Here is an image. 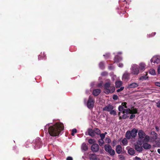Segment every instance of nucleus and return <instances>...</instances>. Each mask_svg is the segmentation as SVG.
<instances>
[{"label": "nucleus", "mask_w": 160, "mask_h": 160, "mask_svg": "<svg viewBox=\"0 0 160 160\" xmlns=\"http://www.w3.org/2000/svg\"><path fill=\"white\" fill-rule=\"evenodd\" d=\"M63 124L61 122H57L53 125L51 123L47 124L45 127V130L52 136H58L64 129Z\"/></svg>", "instance_id": "obj_1"}, {"label": "nucleus", "mask_w": 160, "mask_h": 160, "mask_svg": "<svg viewBox=\"0 0 160 160\" xmlns=\"http://www.w3.org/2000/svg\"><path fill=\"white\" fill-rule=\"evenodd\" d=\"M127 103L126 102H123L122 103L121 105L118 108L119 111L122 112L123 113L126 114L131 113L135 114L137 113V109L133 107L131 108H128L127 109H124V108H127Z\"/></svg>", "instance_id": "obj_2"}, {"label": "nucleus", "mask_w": 160, "mask_h": 160, "mask_svg": "<svg viewBox=\"0 0 160 160\" xmlns=\"http://www.w3.org/2000/svg\"><path fill=\"white\" fill-rule=\"evenodd\" d=\"M115 90V87L113 85L111 84L110 82L106 83L104 84V92L106 94L112 93Z\"/></svg>", "instance_id": "obj_3"}, {"label": "nucleus", "mask_w": 160, "mask_h": 160, "mask_svg": "<svg viewBox=\"0 0 160 160\" xmlns=\"http://www.w3.org/2000/svg\"><path fill=\"white\" fill-rule=\"evenodd\" d=\"M138 130L135 128H134L130 131H128L126 133V137L128 139H130L131 138H134L137 136Z\"/></svg>", "instance_id": "obj_4"}, {"label": "nucleus", "mask_w": 160, "mask_h": 160, "mask_svg": "<svg viewBox=\"0 0 160 160\" xmlns=\"http://www.w3.org/2000/svg\"><path fill=\"white\" fill-rule=\"evenodd\" d=\"M152 135L154 136L153 137H151L150 139L152 141L154 142L155 145H154L155 147H159L160 146V139L157 138V134L153 132L151 133Z\"/></svg>", "instance_id": "obj_5"}, {"label": "nucleus", "mask_w": 160, "mask_h": 160, "mask_svg": "<svg viewBox=\"0 0 160 160\" xmlns=\"http://www.w3.org/2000/svg\"><path fill=\"white\" fill-rule=\"evenodd\" d=\"M94 99L92 97L90 96H89L87 103V106L88 108L89 109H92L94 106Z\"/></svg>", "instance_id": "obj_6"}, {"label": "nucleus", "mask_w": 160, "mask_h": 160, "mask_svg": "<svg viewBox=\"0 0 160 160\" xmlns=\"http://www.w3.org/2000/svg\"><path fill=\"white\" fill-rule=\"evenodd\" d=\"M131 73L134 75H138L139 73L138 66L136 64H132L130 68Z\"/></svg>", "instance_id": "obj_7"}, {"label": "nucleus", "mask_w": 160, "mask_h": 160, "mask_svg": "<svg viewBox=\"0 0 160 160\" xmlns=\"http://www.w3.org/2000/svg\"><path fill=\"white\" fill-rule=\"evenodd\" d=\"M105 150L108 152L110 155L113 156L115 154V152L112 149L111 146L109 144H106L104 145Z\"/></svg>", "instance_id": "obj_8"}, {"label": "nucleus", "mask_w": 160, "mask_h": 160, "mask_svg": "<svg viewBox=\"0 0 160 160\" xmlns=\"http://www.w3.org/2000/svg\"><path fill=\"white\" fill-rule=\"evenodd\" d=\"M160 62V56H154L151 59V62L152 65H154L155 63L158 64Z\"/></svg>", "instance_id": "obj_9"}, {"label": "nucleus", "mask_w": 160, "mask_h": 160, "mask_svg": "<svg viewBox=\"0 0 160 160\" xmlns=\"http://www.w3.org/2000/svg\"><path fill=\"white\" fill-rule=\"evenodd\" d=\"M34 144L35 149H38L40 148L42 145L40 139L39 138H37L34 141Z\"/></svg>", "instance_id": "obj_10"}, {"label": "nucleus", "mask_w": 160, "mask_h": 160, "mask_svg": "<svg viewBox=\"0 0 160 160\" xmlns=\"http://www.w3.org/2000/svg\"><path fill=\"white\" fill-rule=\"evenodd\" d=\"M99 147L98 144L96 143L93 144L91 147V151L94 152H98L99 150Z\"/></svg>", "instance_id": "obj_11"}, {"label": "nucleus", "mask_w": 160, "mask_h": 160, "mask_svg": "<svg viewBox=\"0 0 160 160\" xmlns=\"http://www.w3.org/2000/svg\"><path fill=\"white\" fill-rule=\"evenodd\" d=\"M130 74V73L128 72L127 71H126L122 76V80L125 81H128L129 78Z\"/></svg>", "instance_id": "obj_12"}, {"label": "nucleus", "mask_w": 160, "mask_h": 160, "mask_svg": "<svg viewBox=\"0 0 160 160\" xmlns=\"http://www.w3.org/2000/svg\"><path fill=\"white\" fill-rule=\"evenodd\" d=\"M113 106L109 104L105 106L103 109V111L107 112H110L113 109Z\"/></svg>", "instance_id": "obj_13"}, {"label": "nucleus", "mask_w": 160, "mask_h": 160, "mask_svg": "<svg viewBox=\"0 0 160 160\" xmlns=\"http://www.w3.org/2000/svg\"><path fill=\"white\" fill-rule=\"evenodd\" d=\"M139 141L138 140V142H137V144L135 145V148L136 151L140 152L142 150V146H140L138 145V144H139L140 145L142 144H140L139 143Z\"/></svg>", "instance_id": "obj_14"}, {"label": "nucleus", "mask_w": 160, "mask_h": 160, "mask_svg": "<svg viewBox=\"0 0 160 160\" xmlns=\"http://www.w3.org/2000/svg\"><path fill=\"white\" fill-rule=\"evenodd\" d=\"M138 83L136 82H133L128 84L127 86V88H134L138 87Z\"/></svg>", "instance_id": "obj_15"}, {"label": "nucleus", "mask_w": 160, "mask_h": 160, "mask_svg": "<svg viewBox=\"0 0 160 160\" xmlns=\"http://www.w3.org/2000/svg\"><path fill=\"white\" fill-rule=\"evenodd\" d=\"M89 158L91 160H100L99 158L97 157V155L95 153L90 154Z\"/></svg>", "instance_id": "obj_16"}, {"label": "nucleus", "mask_w": 160, "mask_h": 160, "mask_svg": "<svg viewBox=\"0 0 160 160\" xmlns=\"http://www.w3.org/2000/svg\"><path fill=\"white\" fill-rule=\"evenodd\" d=\"M138 135L140 138L142 139L144 138L146 134L143 130H139L138 132Z\"/></svg>", "instance_id": "obj_17"}, {"label": "nucleus", "mask_w": 160, "mask_h": 160, "mask_svg": "<svg viewBox=\"0 0 160 160\" xmlns=\"http://www.w3.org/2000/svg\"><path fill=\"white\" fill-rule=\"evenodd\" d=\"M143 147L145 149H148L151 148V146L148 142H144L143 145Z\"/></svg>", "instance_id": "obj_18"}, {"label": "nucleus", "mask_w": 160, "mask_h": 160, "mask_svg": "<svg viewBox=\"0 0 160 160\" xmlns=\"http://www.w3.org/2000/svg\"><path fill=\"white\" fill-rule=\"evenodd\" d=\"M101 92V90L96 89L94 90L92 92L93 94L95 96L98 95Z\"/></svg>", "instance_id": "obj_19"}, {"label": "nucleus", "mask_w": 160, "mask_h": 160, "mask_svg": "<svg viewBox=\"0 0 160 160\" xmlns=\"http://www.w3.org/2000/svg\"><path fill=\"white\" fill-rule=\"evenodd\" d=\"M88 147L87 145L86 144L83 143L82 144L81 146L82 150L84 151H86L88 150Z\"/></svg>", "instance_id": "obj_20"}, {"label": "nucleus", "mask_w": 160, "mask_h": 160, "mask_svg": "<svg viewBox=\"0 0 160 160\" xmlns=\"http://www.w3.org/2000/svg\"><path fill=\"white\" fill-rule=\"evenodd\" d=\"M116 152L118 153H120L122 152V148L121 145H118L116 147Z\"/></svg>", "instance_id": "obj_21"}, {"label": "nucleus", "mask_w": 160, "mask_h": 160, "mask_svg": "<svg viewBox=\"0 0 160 160\" xmlns=\"http://www.w3.org/2000/svg\"><path fill=\"white\" fill-rule=\"evenodd\" d=\"M128 152L130 155H133L134 154L135 152L134 149L132 148H130L128 150Z\"/></svg>", "instance_id": "obj_22"}, {"label": "nucleus", "mask_w": 160, "mask_h": 160, "mask_svg": "<svg viewBox=\"0 0 160 160\" xmlns=\"http://www.w3.org/2000/svg\"><path fill=\"white\" fill-rule=\"evenodd\" d=\"M122 60V58L118 55H116L114 58V60L115 62H119Z\"/></svg>", "instance_id": "obj_23"}, {"label": "nucleus", "mask_w": 160, "mask_h": 160, "mask_svg": "<svg viewBox=\"0 0 160 160\" xmlns=\"http://www.w3.org/2000/svg\"><path fill=\"white\" fill-rule=\"evenodd\" d=\"M115 84L116 88H119L122 85V82L121 81H117L116 82Z\"/></svg>", "instance_id": "obj_24"}, {"label": "nucleus", "mask_w": 160, "mask_h": 160, "mask_svg": "<svg viewBox=\"0 0 160 160\" xmlns=\"http://www.w3.org/2000/svg\"><path fill=\"white\" fill-rule=\"evenodd\" d=\"M150 139L149 136L148 135H145L143 140V142H148Z\"/></svg>", "instance_id": "obj_25"}, {"label": "nucleus", "mask_w": 160, "mask_h": 160, "mask_svg": "<svg viewBox=\"0 0 160 160\" xmlns=\"http://www.w3.org/2000/svg\"><path fill=\"white\" fill-rule=\"evenodd\" d=\"M88 135L91 136H94L95 135V132L94 130L90 129L88 131Z\"/></svg>", "instance_id": "obj_26"}, {"label": "nucleus", "mask_w": 160, "mask_h": 160, "mask_svg": "<svg viewBox=\"0 0 160 160\" xmlns=\"http://www.w3.org/2000/svg\"><path fill=\"white\" fill-rule=\"evenodd\" d=\"M140 68V69L142 70H145V65L144 63L142 62L140 63L139 64Z\"/></svg>", "instance_id": "obj_27"}, {"label": "nucleus", "mask_w": 160, "mask_h": 160, "mask_svg": "<svg viewBox=\"0 0 160 160\" xmlns=\"http://www.w3.org/2000/svg\"><path fill=\"white\" fill-rule=\"evenodd\" d=\"M127 139V138H124L122 140V142L124 145H126L128 144V142Z\"/></svg>", "instance_id": "obj_28"}, {"label": "nucleus", "mask_w": 160, "mask_h": 160, "mask_svg": "<svg viewBox=\"0 0 160 160\" xmlns=\"http://www.w3.org/2000/svg\"><path fill=\"white\" fill-rule=\"evenodd\" d=\"M99 67L101 69H103L104 68V64L103 62H100L99 64Z\"/></svg>", "instance_id": "obj_29"}, {"label": "nucleus", "mask_w": 160, "mask_h": 160, "mask_svg": "<svg viewBox=\"0 0 160 160\" xmlns=\"http://www.w3.org/2000/svg\"><path fill=\"white\" fill-rule=\"evenodd\" d=\"M94 131L95 133H96L98 135H99L101 133L100 130L97 128L94 129Z\"/></svg>", "instance_id": "obj_30"}, {"label": "nucleus", "mask_w": 160, "mask_h": 160, "mask_svg": "<svg viewBox=\"0 0 160 160\" xmlns=\"http://www.w3.org/2000/svg\"><path fill=\"white\" fill-rule=\"evenodd\" d=\"M98 142L99 145L100 146H102L104 143V141L103 139H99L98 140Z\"/></svg>", "instance_id": "obj_31"}, {"label": "nucleus", "mask_w": 160, "mask_h": 160, "mask_svg": "<svg viewBox=\"0 0 160 160\" xmlns=\"http://www.w3.org/2000/svg\"><path fill=\"white\" fill-rule=\"evenodd\" d=\"M149 73L152 75H155V71L154 69H151L149 71Z\"/></svg>", "instance_id": "obj_32"}, {"label": "nucleus", "mask_w": 160, "mask_h": 160, "mask_svg": "<svg viewBox=\"0 0 160 160\" xmlns=\"http://www.w3.org/2000/svg\"><path fill=\"white\" fill-rule=\"evenodd\" d=\"M148 78V77L147 76V75L145 76H143L139 78V80H146Z\"/></svg>", "instance_id": "obj_33"}, {"label": "nucleus", "mask_w": 160, "mask_h": 160, "mask_svg": "<svg viewBox=\"0 0 160 160\" xmlns=\"http://www.w3.org/2000/svg\"><path fill=\"white\" fill-rule=\"evenodd\" d=\"M95 141L93 139H90L88 140V142L90 144H95Z\"/></svg>", "instance_id": "obj_34"}, {"label": "nucleus", "mask_w": 160, "mask_h": 160, "mask_svg": "<svg viewBox=\"0 0 160 160\" xmlns=\"http://www.w3.org/2000/svg\"><path fill=\"white\" fill-rule=\"evenodd\" d=\"M110 114L115 115H116V111L114 110H111L110 111Z\"/></svg>", "instance_id": "obj_35"}, {"label": "nucleus", "mask_w": 160, "mask_h": 160, "mask_svg": "<svg viewBox=\"0 0 160 160\" xmlns=\"http://www.w3.org/2000/svg\"><path fill=\"white\" fill-rule=\"evenodd\" d=\"M77 132V130L76 129H73L72 130L71 134L72 136H73L75 133H76Z\"/></svg>", "instance_id": "obj_36"}, {"label": "nucleus", "mask_w": 160, "mask_h": 160, "mask_svg": "<svg viewBox=\"0 0 160 160\" xmlns=\"http://www.w3.org/2000/svg\"><path fill=\"white\" fill-rule=\"evenodd\" d=\"M123 114L122 115V117L120 116L119 117V119H120L122 118H123V119H125L127 117V114H125V113H123Z\"/></svg>", "instance_id": "obj_37"}, {"label": "nucleus", "mask_w": 160, "mask_h": 160, "mask_svg": "<svg viewBox=\"0 0 160 160\" xmlns=\"http://www.w3.org/2000/svg\"><path fill=\"white\" fill-rule=\"evenodd\" d=\"M100 135V137L101 138V139H103L104 138H105V134H103V133H102V134H99Z\"/></svg>", "instance_id": "obj_38"}, {"label": "nucleus", "mask_w": 160, "mask_h": 160, "mask_svg": "<svg viewBox=\"0 0 160 160\" xmlns=\"http://www.w3.org/2000/svg\"><path fill=\"white\" fill-rule=\"evenodd\" d=\"M156 103L157 106L158 108H160V100L156 102Z\"/></svg>", "instance_id": "obj_39"}, {"label": "nucleus", "mask_w": 160, "mask_h": 160, "mask_svg": "<svg viewBox=\"0 0 160 160\" xmlns=\"http://www.w3.org/2000/svg\"><path fill=\"white\" fill-rule=\"evenodd\" d=\"M119 159L121 160H124L125 159V157L122 155H120L119 156Z\"/></svg>", "instance_id": "obj_40"}, {"label": "nucleus", "mask_w": 160, "mask_h": 160, "mask_svg": "<svg viewBox=\"0 0 160 160\" xmlns=\"http://www.w3.org/2000/svg\"><path fill=\"white\" fill-rule=\"evenodd\" d=\"M106 142L107 143H109L111 142V140L109 138H106Z\"/></svg>", "instance_id": "obj_41"}, {"label": "nucleus", "mask_w": 160, "mask_h": 160, "mask_svg": "<svg viewBox=\"0 0 160 160\" xmlns=\"http://www.w3.org/2000/svg\"><path fill=\"white\" fill-rule=\"evenodd\" d=\"M110 55L109 53H107L105 55H103V56L106 59H108Z\"/></svg>", "instance_id": "obj_42"}, {"label": "nucleus", "mask_w": 160, "mask_h": 160, "mask_svg": "<svg viewBox=\"0 0 160 160\" xmlns=\"http://www.w3.org/2000/svg\"><path fill=\"white\" fill-rule=\"evenodd\" d=\"M112 98L114 100H117L118 99V97L117 95H114Z\"/></svg>", "instance_id": "obj_43"}, {"label": "nucleus", "mask_w": 160, "mask_h": 160, "mask_svg": "<svg viewBox=\"0 0 160 160\" xmlns=\"http://www.w3.org/2000/svg\"><path fill=\"white\" fill-rule=\"evenodd\" d=\"M108 75V73L107 72H102L101 74V75L102 76H105Z\"/></svg>", "instance_id": "obj_44"}, {"label": "nucleus", "mask_w": 160, "mask_h": 160, "mask_svg": "<svg viewBox=\"0 0 160 160\" xmlns=\"http://www.w3.org/2000/svg\"><path fill=\"white\" fill-rule=\"evenodd\" d=\"M124 87H121V88L120 89H118L117 91L118 92H119L121 91H122L124 89Z\"/></svg>", "instance_id": "obj_45"}, {"label": "nucleus", "mask_w": 160, "mask_h": 160, "mask_svg": "<svg viewBox=\"0 0 160 160\" xmlns=\"http://www.w3.org/2000/svg\"><path fill=\"white\" fill-rule=\"evenodd\" d=\"M134 160H142L141 158L139 157H138L137 156H136L134 158Z\"/></svg>", "instance_id": "obj_46"}, {"label": "nucleus", "mask_w": 160, "mask_h": 160, "mask_svg": "<svg viewBox=\"0 0 160 160\" xmlns=\"http://www.w3.org/2000/svg\"><path fill=\"white\" fill-rule=\"evenodd\" d=\"M118 67L120 68H122L123 66V64L122 63H119L118 64Z\"/></svg>", "instance_id": "obj_47"}, {"label": "nucleus", "mask_w": 160, "mask_h": 160, "mask_svg": "<svg viewBox=\"0 0 160 160\" xmlns=\"http://www.w3.org/2000/svg\"><path fill=\"white\" fill-rule=\"evenodd\" d=\"M66 160H73V158L71 157H68L67 158Z\"/></svg>", "instance_id": "obj_48"}, {"label": "nucleus", "mask_w": 160, "mask_h": 160, "mask_svg": "<svg viewBox=\"0 0 160 160\" xmlns=\"http://www.w3.org/2000/svg\"><path fill=\"white\" fill-rule=\"evenodd\" d=\"M155 84L156 86L160 87V82H155Z\"/></svg>", "instance_id": "obj_49"}, {"label": "nucleus", "mask_w": 160, "mask_h": 160, "mask_svg": "<svg viewBox=\"0 0 160 160\" xmlns=\"http://www.w3.org/2000/svg\"><path fill=\"white\" fill-rule=\"evenodd\" d=\"M135 117V115H134L131 114L130 116V119H133V118Z\"/></svg>", "instance_id": "obj_50"}, {"label": "nucleus", "mask_w": 160, "mask_h": 160, "mask_svg": "<svg viewBox=\"0 0 160 160\" xmlns=\"http://www.w3.org/2000/svg\"><path fill=\"white\" fill-rule=\"evenodd\" d=\"M108 68L110 70H112L113 68V66H110L108 67Z\"/></svg>", "instance_id": "obj_51"}, {"label": "nucleus", "mask_w": 160, "mask_h": 160, "mask_svg": "<svg viewBox=\"0 0 160 160\" xmlns=\"http://www.w3.org/2000/svg\"><path fill=\"white\" fill-rule=\"evenodd\" d=\"M158 73L159 74L160 73V65L158 67Z\"/></svg>", "instance_id": "obj_52"}, {"label": "nucleus", "mask_w": 160, "mask_h": 160, "mask_svg": "<svg viewBox=\"0 0 160 160\" xmlns=\"http://www.w3.org/2000/svg\"><path fill=\"white\" fill-rule=\"evenodd\" d=\"M86 93L87 94H88L90 93V92H89V90H86Z\"/></svg>", "instance_id": "obj_53"}, {"label": "nucleus", "mask_w": 160, "mask_h": 160, "mask_svg": "<svg viewBox=\"0 0 160 160\" xmlns=\"http://www.w3.org/2000/svg\"><path fill=\"white\" fill-rule=\"evenodd\" d=\"M156 34V32H153L151 34V36L152 37V36H154Z\"/></svg>", "instance_id": "obj_54"}, {"label": "nucleus", "mask_w": 160, "mask_h": 160, "mask_svg": "<svg viewBox=\"0 0 160 160\" xmlns=\"http://www.w3.org/2000/svg\"><path fill=\"white\" fill-rule=\"evenodd\" d=\"M157 151L160 154V149H158Z\"/></svg>", "instance_id": "obj_55"}, {"label": "nucleus", "mask_w": 160, "mask_h": 160, "mask_svg": "<svg viewBox=\"0 0 160 160\" xmlns=\"http://www.w3.org/2000/svg\"><path fill=\"white\" fill-rule=\"evenodd\" d=\"M38 59L39 60V59H41V57L40 56V55H39V56H38Z\"/></svg>", "instance_id": "obj_56"}, {"label": "nucleus", "mask_w": 160, "mask_h": 160, "mask_svg": "<svg viewBox=\"0 0 160 160\" xmlns=\"http://www.w3.org/2000/svg\"><path fill=\"white\" fill-rule=\"evenodd\" d=\"M100 153H103V150H100Z\"/></svg>", "instance_id": "obj_57"}, {"label": "nucleus", "mask_w": 160, "mask_h": 160, "mask_svg": "<svg viewBox=\"0 0 160 160\" xmlns=\"http://www.w3.org/2000/svg\"><path fill=\"white\" fill-rule=\"evenodd\" d=\"M122 53L121 52H118V54H121Z\"/></svg>", "instance_id": "obj_58"}, {"label": "nucleus", "mask_w": 160, "mask_h": 160, "mask_svg": "<svg viewBox=\"0 0 160 160\" xmlns=\"http://www.w3.org/2000/svg\"><path fill=\"white\" fill-rule=\"evenodd\" d=\"M104 134H105V135L107 134V132H106Z\"/></svg>", "instance_id": "obj_59"}, {"label": "nucleus", "mask_w": 160, "mask_h": 160, "mask_svg": "<svg viewBox=\"0 0 160 160\" xmlns=\"http://www.w3.org/2000/svg\"><path fill=\"white\" fill-rule=\"evenodd\" d=\"M120 112H119V113H118V115H120Z\"/></svg>", "instance_id": "obj_60"}, {"label": "nucleus", "mask_w": 160, "mask_h": 160, "mask_svg": "<svg viewBox=\"0 0 160 160\" xmlns=\"http://www.w3.org/2000/svg\"><path fill=\"white\" fill-rule=\"evenodd\" d=\"M101 85V84L100 85H99V86H100Z\"/></svg>", "instance_id": "obj_61"}, {"label": "nucleus", "mask_w": 160, "mask_h": 160, "mask_svg": "<svg viewBox=\"0 0 160 160\" xmlns=\"http://www.w3.org/2000/svg\"><path fill=\"white\" fill-rule=\"evenodd\" d=\"M92 83H91V85H92Z\"/></svg>", "instance_id": "obj_62"}]
</instances>
